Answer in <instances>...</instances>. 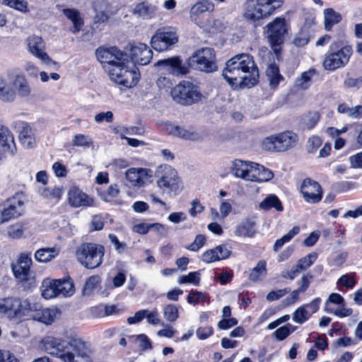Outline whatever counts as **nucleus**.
I'll return each mask as SVG.
<instances>
[{
	"label": "nucleus",
	"instance_id": "nucleus-1",
	"mask_svg": "<svg viewBox=\"0 0 362 362\" xmlns=\"http://www.w3.org/2000/svg\"><path fill=\"white\" fill-rule=\"evenodd\" d=\"M222 76L231 86L250 88L257 83L259 71L252 57L243 53L226 62Z\"/></svg>",
	"mask_w": 362,
	"mask_h": 362
},
{
	"label": "nucleus",
	"instance_id": "nucleus-2",
	"mask_svg": "<svg viewBox=\"0 0 362 362\" xmlns=\"http://www.w3.org/2000/svg\"><path fill=\"white\" fill-rule=\"evenodd\" d=\"M230 173L247 181L267 182L274 177L273 173L257 163L236 159L232 162Z\"/></svg>",
	"mask_w": 362,
	"mask_h": 362
},
{
	"label": "nucleus",
	"instance_id": "nucleus-3",
	"mask_svg": "<svg viewBox=\"0 0 362 362\" xmlns=\"http://www.w3.org/2000/svg\"><path fill=\"white\" fill-rule=\"evenodd\" d=\"M103 245L94 243H83L75 252L77 261L85 268L93 269L101 265L105 255Z\"/></svg>",
	"mask_w": 362,
	"mask_h": 362
},
{
	"label": "nucleus",
	"instance_id": "nucleus-4",
	"mask_svg": "<svg viewBox=\"0 0 362 362\" xmlns=\"http://www.w3.org/2000/svg\"><path fill=\"white\" fill-rule=\"evenodd\" d=\"M105 69L108 71L112 81L126 87L135 86L139 76L127 57L113 65L105 66Z\"/></svg>",
	"mask_w": 362,
	"mask_h": 362
},
{
	"label": "nucleus",
	"instance_id": "nucleus-5",
	"mask_svg": "<svg viewBox=\"0 0 362 362\" xmlns=\"http://www.w3.org/2000/svg\"><path fill=\"white\" fill-rule=\"evenodd\" d=\"M282 4L283 0H246L244 17L252 21L267 18Z\"/></svg>",
	"mask_w": 362,
	"mask_h": 362
},
{
	"label": "nucleus",
	"instance_id": "nucleus-6",
	"mask_svg": "<svg viewBox=\"0 0 362 362\" xmlns=\"http://www.w3.org/2000/svg\"><path fill=\"white\" fill-rule=\"evenodd\" d=\"M69 346L63 356L64 362H93L90 344L76 334L69 336Z\"/></svg>",
	"mask_w": 362,
	"mask_h": 362
},
{
	"label": "nucleus",
	"instance_id": "nucleus-7",
	"mask_svg": "<svg viewBox=\"0 0 362 362\" xmlns=\"http://www.w3.org/2000/svg\"><path fill=\"white\" fill-rule=\"evenodd\" d=\"M170 94L174 101L183 105L197 103L202 98L199 87L187 81H182L173 87Z\"/></svg>",
	"mask_w": 362,
	"mask_h": 362
},
{
	"label": "nucleus",
	"instance_id": "nucleus-8",
	"mask_svg": "<svg viewBox=\"0 0 362 362\" xmlns=\"http://www.w3.org/2000/svg\"><path fill=\"white\" fill-rule=\"evenodd\" d=\"M159 178L157 180L158 187L163 190H167L170 195H177L181 190L182 187L180 184V178L177 176V171L168 165H162L156 172Z\"/></svg>",
	"mask_w": 362,
	"mask_h": 362
},
{
	"label": "nucleus",
	"instance_id": "nucleus-9",
	"mask_svg": "<svg viewBox=\"0 0 362 362\" xmlns=\"http://www.w3.org/2000/svg\"><path fill=\"white\" fill-rule=\"evenodd\" d=\"M189 64L194 69L206 73L217 69L214 50L204 47L195 51L188 59Z\"/></svg>",
	"mask_w": 362,
	"mask_h": 362
},
{
	"label": "nucleus",
	"instance_id": "nucleus-10",
	"mask_svg": "<svg viewBox=\"0 0 362 362\" xmlns=\"http://www.w3.org/2000/svg\"><path fill=\"white\" fill-rule=\"evenodd\" d=\"M298 140L296 134L285 132L279 134L268 136L262 144L263 149L271 151H285L295 146Z\"/></svg>",
	"mask_w": 362,
	"mask_h": 362
},
{
	"label": "nucleus",
	"instance_id": "nucleus-11",
	"mask_svg": "<svg viewBox=\"0 0 362 362\" xmlns=\"http://www.w3.org/2000/svg\"><path fill=\"white\" fill-rule=\"evenodd\" d=\"M178 42V35L175 28L164 27L158 29L151 37V45L158 52L170 49Z\"/></svg>",
	"mask_w": 362,
	"mask_h": 362
},
{
	"label": "nucleus",
	"instance_id": "nucleus-12",
	"mask_svg": "<svg viewBox=\"0 0 362 362\" xmlns=\"http://www.w3.org/2000/svg\"><path fill=\"white\" fill-rule=\"evenodd\" d=\"M41 349L47 354L55 356L63 361L64 354L67 352L69 346V336L65 339L47 337L42 339L40 344Z\"/></svg>",
	"mask_w": 362,
	"mask_h": 362
},
{
	"label": "nucleus",
	"instance_id": "nucleus-13",
	"mask_svg": "<svg viewBox=\"0 0 362 362\" xmlns=\"http://www.w3.org/2000/svg\"><path fill=\"white\" fill-rule=\"evenodd\" d=\"M351 54V47L344 46L339 50L332 51L327 54L323 62V66L327 70L334 71L346 64Z\"/></svg>",
	"mask_w": 362,
	"mask_h": 362
},
{
	"label": "nucleus",
	"instance_id": "nucleus-14",
	"mask_svg": "<svg viewBox=\"0 0 362 362\" xmlns=\"http://www.w3.org/2000/svg\"><path fill=\"white\" fill-rule=\"evenodd\" d=\"M24 211V202L18 197H11L0 206V224L18 218Z\"/></svg>",
	"mask_w": 362,
	"mask_h": 362
},
{
	"label": "nucleus",
	"instance_id": "nucleus-15",
	"mask_svg": "<svg viewBox=\"0 0 362 362\" xmlns=\"http://www.w3.org/2000/svg\"><path fill=\"white\" fill-rule=\"evenodd\" d=\"M95 55L98 60L105 66L113 65L124 59L127 54L115 47H101L96 49Z\"/></svg>",
	"mask_w": 362,
	"mask_h": 362
},
{
	"label": "nucleus",
	"instance_id": "nucleus-16",
	"mask_svg": "<svg viewBox=\"0 0 362 362\" xmlns=\"http://www.w3.org/2000/svg\"><path fill=\"white\" fill-rule=\"evenodd\" d=\"M158 71L175 76L185 74L187 72V68L182 64V61L178 57H173L159 60L155 64Z\"/></svg>",
	"mask_w": 362,
	"mask_h": 362
},
{
	"label": "nucleus",
	"instance_id": "nucleus-17",
	"mask_svg": "<svg viewBox=\"0 0 362 362\" xmlns=\"http://www.w3.org/2000/svg\"><path fill=\"white\" fill-rule=\"evenodd\" d=\"M267 33L272 45L280 44L287 32L288 26L285 18H276L267 25Z\"/></svg>",
	"mask_w": 362,
	"mask_h": 362
},
{
	"label": "nucleus",
	"instance_id": "nucleus-18",
	"mask_svg": "<svg viewBox=\"0 0 362 362\" xmlns=\"http://www.w3.org/2000/svg\"><path fill=\"white\" fill-rule=\"evenodd\" d=\"M28 47L30 52L40 59L47 66L57 64L44 52L45 44L40 37L36 35L29 37L28 38Z\"/></svg>",
	"mask_w": 362,
	"mask_h": 362
},
{
	"label": "nucleus",
	"instance_id": "nucleus-19",
	"mask_svg": "<svg viewBox=\"0 0 362 362\" xmlns=\"http://www.w3.org/2000/svg\"><path fill=\"white\" fill-rule=\"evenodd\" d=\"M305 200L310 204H316L322 199V190L318 182L310 178L305 179L300 187Z\"/></svg>",
	"mask_w": 362,
	"mask_h": 362
},
{
	"label": "nucleus",
	"instance_id": "nucleus-20",
	"mask_svg": "<svg viewBox=\"0 0 362 362\" xmlns=\"http://www.w3.org/2000/svg\"><path fill=\"white\" fill-rule=\"evenodd\" d=\"M13 127L18 133V139L23 146L26 148H32L35 145L34 132L30 124L23 121H16L13 123Z\"/></svg>",
	"mask_w": 362,
	"mask_h": 362
},
{
	"label": "nucleus",
	"instance_id": "nucleus-21",
	"mask_svg": "<svg viewBox=\"0 0 362 362\" xmlns=\"http://www.w3.org/2000/svg\"><path fill=\"white\" fill-rule=\"evenodd\" d=\"M153 52L144 43H138L130 49V64L134 68V64H148L152 59Z\"/></svg>",
	"mask_w": 362,
	"mask_h": 362
},
{
	"label": "nucleus",
	"instance_id": "nucleus-22",
	"mask_svg": "<svg viewBox=\"0 0 362 362\" xmlns=\"http://www.w3.org/2000/svg\"><path fill=\"white\" fill-rule=\"evenodd\" d=\"M29 305L27 300L21 302L17 298H4L0 299V315H8L14 316L25 315L22 312L21 308Z\"/></svg>",
	"mask_w": 362,
	"mask_h": 362
},
{
	"label": "nucleus",
	"instance_id": "nucleus-23",
	"mask_svg": "<svg viewBox=\"0 0 362 362\" xmlns=\"http://www.w3.org/2000/svg\"><path fill=\"white\" fill-rule=\"evenodd\" d=\"M32 259L28 254H21L16 264L12 265V270L16 279L21 281L28 279Z\"/></svg>",
	"mask_w": 362,
	"mask_h": 362
},
{
	"label": "nucleus",
	"instance_id": "nucleus-24",
	"mask_svg": "<svg viewBox=\"0 0 362 362\" xmlns=\"http://www.w3.org/2000/svg\"><path fill=\"white\" fill-rule=\"evenodd\" d=\"M230 254L231 247L227 244H223L204 252L202 255V261L209 264L227 259Z\"/></svg>",
	"mask_w": 362,
	"mask_h": 362
},
{
	"label": "nucleus",
	"instance_id": "nucleus-25",
	"mask_svg": "<svg viewBox=\"0 0 362 362\" xmlns=\"http://www.w3.org/2000/svg\"><path fill=\"white\" fill-rule=\"evenodd\" d=\"M68 201L73 207L90 206L93 200L77 187H72L68 192Z\"/></svg>",
	"mask_w": 362,
	"mask_h": 362
},
{
	"label": "nucleus",
	"instance_id": "nucleus-26",
	"mask_svg": "<svg viewBox=\"0 0 362 362\" xmlns=\"http://www.w3.org/2000/svg\"><path fill=\"white\" fill-rule=\"evenodd\" d=\"M0 144L4 152L6 153L14 156L17 153L13 134L4 125H0Z\"/></svg>",
	"mask_w": 362,
	"mask_h": 362
},
{
	"label": "nucleus",
	"instance_id": "nucleus-27",
	"mask_svg": "<svg viewBox=\"0 0 362 362\" xmlns=\"http://www.w3.org/2000/svg\"><path fill=\"white\" fill-rule=\"evenodd\" d=\"M257 232L256 222L252 218L243 219L235 227L234 234L240 238H252Z\"/></svg>",
	"mask_w": 362,
	"mask_h": 362
},
{
	"label": "nucleus",
	"instance_id": "nucleus-28",
	"mask_svg": "<svg viewBox=\"0 0 362 362\" xmlns=\"http://www.w3.org/2000/svg\"><path fill=\"white\" fill-rule=\"evenodd\" d=\"M146 170L143 168H130L125 173L126 179L129 187H140L145 184Z\"/></svg>",
	"mask_w": 362,
	"mask_h": 362
},
{
	"label": "nucleus",
	"instance_id": "nucleus-29",
	"mask_svg": "<svg viewBox=\"0 0 362 362\" xmlns=\"http://www.w3.org/2000/svg\"><path fill=\"white\" fill-rule=\"evenodd\" d=\"M157 10L155 5L144 1L137 4L134 6L132 13L142 19H150L156 16Z\"/></svg>",
	"mask_w": 362,
	"mask_h": 362
},
{
	"label": "nucleus",
	"instance_id": "nucleus-30",
	"mask_svg": "<svg viewBox=\"0 0 362 362\" xmlns=\"http://www.w3.org/2000/svg\"><path fill=\"white\" fill-rule=\"evenodd\" d=\"M93 8L95 13L94 19L96 23H104L109 18V6L106 0H93Z\"/></svg>",
	"mask_w": 362,
	"mask_h": 362
},
{
	"label": "nucleus",
	"instance_id": "nucleus-31",
	"mask_svg": "<svg viewBox=\"0 0 362 362\" xmlns=\"http://www.w3.org/2000/svg\"><path fill=\"white\" fill-rule=\"evenodd\" d=\"M214 9V4L209 0H202L197 1L190 9V18L196 21V18L205 12H212Z\"/></svg>",
	"mask_w": 362,
	"mask_h": 362
},
{
	"label": "nucleus",
	"instance_id": "nucleus-32",
	"mask_svg": "<svg viewBox=\"0 0 362 362\" xmlns=\"http://www.w3.org/2000/svg\"><path fill=\"white\" fill-rule=\"evenodd\" d=\"M63 13L73 23V27L71 28V31L73 33L79 32L83 24L79 11L75 8H66L63 10Z\"/></svg>",
	"mask_w": 362,
	"mask_h": 362
},
{
	"label": "nucleus",
	"instance_id": "nucleus-33",
	"mask_svg": "<svg viewBox=\"0 0 362 362\" xmlns=\"http://www.w3.org/2000/svg\"><path fill=\"white\" fill-rule=\"evenodd\" d=\"M59 254L57 247H43L37 250L35 253V258L40 262H47L56 257Z\"/></svg>",
	"mask_w": 362,
	"mask_h": 362
},
{
	"label": "nucleus",
	"instance_id": "nucleus-34",
	"mask_svg": "<svg viewBox=\"0 0 362 362\" xmlns=\"http://www.w3.org/2000/svg\"><path fill=\"white\" fill-rule=\"evenodd\" d=\"M266 76L272 88H276L279 82L283 80V76L279 74V67L274 63L267 64Z\"/></svg>",
	"mask_w": 362,
	"mask_h": 362
},
{
	"label": "nucleus",
	"instance_id": "nucleus-35",
	"mask_svg": "<svg viewBox=\"0 0 362 362\" xmlns=\"http://www.w3.org/2000/svg\"><path fill=\"white\" fill-rule=\"evenodd\" d=\"M41 294L45 299H50L59 296L55 279H45L42 281Z\"/></svg>",
	"mask_w": 362,
	"mask_h": 362
},
{
	"label": "nucleus",
	"instance_id": "nucleus-36",
	"mask_svg": "<svg viewBox=\"0 0 362 362\" xmlns=\"http://www.w3.org/2000/svg\"><path fill=\"white\" fill-rule=\"evenodd\" d=\"M320 119V114L317 111H309L301 116L300 124L303 129H312Z\"/></svg>",
	"mask_w": 362,
	"mask_h": 362
},
{
	"label": "nucleus",
	"instance_id": "nucleus-37",
	"mask_svg": "<svg viewBox=\"0 0 362 362\" xmlns=\"http://www.w3.org/2000/svg\"><path fill=\"white\" fill-rule=\"evenodd\" d=\"M320 298H315L310 303L306 304L297 309L293 317H308L316 313L319 309Z\"/></svg>",
	"mask_w": 362,
	"mask_h": 362
},
{
	"label": "nucleus",
	"instance_id": "nucleus-38",
	"mask_svg": "<svg viewBox=\"0 0 362 362\" xmlns=\"http://www.w3.org/2000/svg\"><path fill=\"white\" fill-rule=\"evenodd\" d=\"M55 281L59 296L62 295L66 297L71 296L74 293L75 289L74 283L70 278L66 279H55Z\"/></svg>",
	"mask_w": 362,
	"mask_h": 362
},
{
	"label": "nucleus",
	"instance_id": "nucleus-39",
	"mask_svg": "<svg viewBox=\"0 0 362 362\" xmlns=\"http://www.w3.org/2000/svg\"><path fill=\"white\" fill-rule=\"evenodd\" d=\"M261 209L267 211L272 208L278 211H283L284 208L279 199L274 194H269L265 197L259 204Z\"/></svg>",
	"mask_w": 362,
	"mask_h": 362
},
{
	"label": "nucleus",
	"instance_id": "nucleus-40",
	"mask_svg": "<svg viewBox=\"0 0 362 362\" xmlns=\"http://www.w3.org/2000/svg\"><path fill=\"white\" fill-rule=\"evenodd\" d=\"M13 86L17 90L18 94L21 97H27L31 92L30 85L23 75H17L13 81Z\"/></svg>",
	"mask_w": 362,
	"mask_h": 362
},
{
	"label": "nucleus",
	"instance_id": "nucleus-41",
	"mask_svg": "<svg viewBox=\"0 0 362 362\" xmlns=\"http://www.w3.org/2000/svg\"><path fill=\"white\" fill-rule=\"evenodd\" d=\"M325 26L327 30H330L333 25L339 23L341 15L334 11L332 8H326L324 11Z\"/></svg>",
	"mask_w": 362,
	"mask_h": 362
},
{
	"label": "nucleus",
	"instance_id": "nucleus-42",
	"mask_svg": "<svg viewBox=\"0 0 362 362\" xmlns=\"http://www.w3.org/2000/svg\"><path fill=\"white\" fill-rule=\"evenodd\" d=\"M38 192L42 197L45 199L59 201L62 196L63 190L61 187H54L52 188L40 187L38 189Z\"/></svg>",
	"mask_w": 362,
	"mask_h": 362
},
{
	"label": "nucleus",
	"instance_id": "nucleus-43",
	"mask_svg": "<svg viewBox=\"0 0 362 362\" xmlns=\"http://www.w3.org/2000/svg\"><path fill=\"white\" fill-rule=\"evenodd\" d=\"M315 69H309L301 74L296 80V86L301 89H307L310 86L312 78L315 75Z\"/></svg>",
	"mask_w": 362,
	"mask_h": 362
},
{
	"label": "nucleus",
	"instance_id": "nucleus-44",
	"mask_svg": "<svg viewBox=\"0 0 362 362\" xmlns=\"http://www.w3.org/2000/svg\"><path fill=\"white\" fill-rule=\"evenodd\" d=\"M300 232L299 226H294L291 230H289L286 235H284L280 239L276 240L274 245V250L277 252L279 249H281L283 245L289 242L295 235L298 234Z\"/></svg>",
	"mask_w": 362,
	"mask_h": 362
},
{
	"label": "nucleus",
	"instance_id": "nucleus-45",
	"mask_svg": "<svg viewBox=\"0 0 362 362\" xmlns=\"http://www.w3.org/2000/svg\"><path fill=\"white\" fill-rule=\"evenodd\" d=\"M300 232L299 226H294L291 230H289L286 235H284L280 239L276 240L274 245V250L277 252L279 249H281L283 245L289 242L295 235L298 234Z\"/></svg>",
	"mask_w": 362,
	"mask_h": 362
},
{
	"label": "nucleus",
	"instance_id": "nucleus-46",
	"mask_svg": "<svg viewBox=\"0 0 362 362\" xmlns=\"http://www.w3.org/2000/svg\"><path fill=\"white\" fill-rule=\"evenodd\" d=\"M93 312L97 313L98 315L102 314L104 312V314L107 316L112 315H121L122 314L121 312V309L118 308L117 305H99L95 307L93 309Z\"/></svg>",
	"mask_w": 362,
	"mask_h": 362
},
{
	"label": "nucleus",
	"instance_id": "nucleus-47",
	"mask_svg": "<svg viewBox=\"0 0 362 362\" xmlns=\"http://www.w3.org/2000/svg\"><path fill=\"white\" fill-rule=\"evenodd\" d=\"M0 3L23 13L29 11L25 0H0Z\"/></svg>",
	"mask_w": 362,
	"mask_h": 362
},
{
	"label": "nucleus",
	"instance_id": "nucleus-48",
	"mask_svg": "<svg viewBox=\"0 0 362 362\" xmlns=\"http://www.w3.org/2000/svg\"><path fill=\"white\" fill-rule=\"evenodd\" d=\"M266 274V263L264 261H259L257 266L254 267L250 274V279L253 281H257L260 277Z\"/></svg>",
	"mask_w": 362,
	"mask_h": 362
},
{
	"label": "nucleus",
	"instance_id": "nucleus-49",
	"mask_svg": "<svg viewBox=\"0 0 362 362\" xmlns=\"http://www.w3.org/2000/svg\"><path fill=\"white\" fill-rule=\"evenodd\" d=\"M317 255L315 252L310 253L304 257L300 259L296 265L298 268L300 269V271H304L309 268L317 259Z\"/></svg>",
	"mask_w": 362,
	"mask_h": 362
},
{
	"label": "nucleus",
	"instance_id": "nucleus-50",
	"mask_svg": "<svg viewBox=\"0 0 362 362\" xmlns=\"http://www.w3.org/2000/svg\"><path fill=\"white\" fill-rule=\"evenodd\" d=\"M200 281V272H190L187 275H183L179 277V284L190 283L194 285H199Z\"/></svg>",
	"mask_w": 362,
	"mask_h": 362
},
{
	"label": "nucleus",
	"instance_id": "nucleus-51",
	"mask_svg": "<svg viewBox=\"0 0 362 362\" xmlns=\"http://www.w3.org/2000/svg\"><path fill=\"white\" fill-rule=\"evenodd\" d=\"M294 330L295 328L292 325L287 324L277 329L273 334L277 340L281 341L286 339Z\"/></svg>",
	"mask_w": 362,
	"mask_h": 362
},
{
	"label": "nucleus",
	"instance_id": "nucleus-52",
	"mask_svg": "<svg viewBox=\"0 0 362 362\" xmlns=\"http://www.w3.org/2000/svg\"><path fill=\"white\" fill-rule=\"evenodd\" d=\"M16 97L15 91L8 86H0V99L5 102H12Z\"/></svg>",
	"mask_w": 362,
	"mask_h": 362
},
{
	"label": "nucleus",
	"instance_id": "nucleus-53",
	"mask_svg": "<svg viewBox=\"0 0 362 362\" xmlns=\"http://www.w3.org/2000/svg\"><path fill=\"white\" fill-rule=\"evenodd\" d=\"M72 144L75 146L89 147L92 145V141L88 136L78 134L74 136L72 140Z\"/></svg>",
	"mask_w": 362,
	"mask_h": 362
},
{
	"label": "nucleus",
	"instance_id": "nucleus-54",
	"mask_svg": "<svg viewBox=\"0 0 362 362\" xmlns=\"http://www.w3.org/2000/svg\"><path fill=\"white\" fill-rule=\"evenodd\" d=\"M167 130L170 134L173 136H180L185 139H189L190 134L187 130L180 128L178 126L169 125Z\"/></svg>",
	"mask_w": 362,
	"mask_h": 362
},
{
	"label": "nucleus",
	"instance_id": "nucleus-55",
	"mask_svg": "<svg viewBox=\"0 0 362 362\" xmlns=\"http://www.w3.org/2000/svg\"><path fill=\"white\" fill-rule=\"evenodd\" d=\"M356 283V281L354 279V275L349 274L342 275L337 281V284L339 286H344L349 288H353Z\"/></svg>",
	"mask_w": 362,
	"mask_h": 362
},
{
	"label": "nucleus",
	"instance_id": "nucleus-56",
	"mask_svg": "<svg viewBox=\"0 0 362 362\" xmlns=\"http://www.w3.org/2000/svg\"><path fill=\"white\" fill-rule=\"evenodd\" d=\"M206 243V237L204 235H197L194 240L186 248L192 251H198Z\"/></svg>",
	"mask_w": 362,
	"mask_h": 362
},
{
	"label": "nucleus",
	"instance_id": "nucleus-57",
	"mask_svg": "<svg viewBox=\"0 0 362 362\" xmlns=\"http://www.w3.org/2000/svg\"><path fill=\"white\" fill-rule=\"evenodd\" d=\"M108 238L112 244L114 245L115 249L117 253H124L127 250V244L125 243L120 242L117 237L115 234H110Z\"/></svg>",
	"mask_w": 362,
	"mask_h": 362
},
{
	"label": "nucleus",
	"instance_id": "nucleus-58",
	"mask_svg": "<svg viewBox=\"0 0 362 362\" xmlns=\"http://www.w3.org/2000/svg\"><path fill=\"white\" fill-rule=\"evenodd\" d=\"M143 129L138 127H122L120 129V137L122 139L127 138L125 135H141L143 133Z\"/></svg>",
	"mask_w": 362,
	"mask_h": 362
},
{
	"label": "nucleus",
	"instance_id": "nucleus-59",
	"mask_svg": "<svg viewBox=\"0 0 362 362\" xmlns=\"http://www.w3.org/2000/svg\"><path fill=\"white\" fill-rule=\"evenodd\" d=\"M322 144V140L319 136H313L310 137L306 144V148L309 153L315 152Z\"/></svg>",
	"mask_w": 362,
	"mask_h": 362
},
{
	"label": "nucleus",
	"instance_id": "nucleus-60",
	"mask_svg": "<svg viewBox=\"0 0 362 362\" xmlns=\"http://www.w3.org/2000/svg\"><path fill=\"white\" fill-rule=\"evenodd\" d=\"M135 342L142 350L151 349V342L145 334H139L136 337Z\"/></svg>",
	"mask_w": 362,
	"mask_h": 362
},
{
	"label": "nucleus",
	"instance_id": "nucleus-61",
	"mask_svg": "<svg viewBox=\"0 0 362 362\" xmlns=\"http://www.w3.org/2000/svg\"><path fill=\"white\" fill-rule=\"evenodd\" d=\"M291 289L289 288L272 291L267 294V299L270 301L276 300L289 293Z\"/></svg>",
	"mask_w": 362,
	"mask_h": 362
},
{
	"label": "nucleus",
	"instance_id": "nucleus-62",
	"mask_svg": "<svg viewBox=\"0 0 362 362\" xmlns=\"http://www.w3.org/2000/svg\"><path fill=\"white\" fill-rule=\"evenodd\" d=\"M156 84L160 90H168L173 86L172 80L170 77L160 76L157 78Z\"/></svg>",
	"mask_w": 362,
	"mask_h": 362
},
{
	"label": "nucleus",
	"instance_id": "nucleus-63",
	"mask_svg": "<svg viewBox=\"0 0 362 362\" xmlns=\"http://www.w3.org/2000/svg\"><path fill=\"white\" fill-rule=\"evenodd\" d=\"M95 120L97 123H102L103 122H112L113 120V113L111 111L100 112L95 115Z\"/></svg>",
	"mask_w": 362,
	"mask_h": 362
},
{
	"label": "nucleus",
	"instance_id": "nucleus-64",
	"mask_svg": "<svg viewBox=\"0 0 362 362\" xmlns=\"http://www.w3.org/2000/svg\"><path fill=\"white\" fill-rule=\"evenodd\" d=\"M347 117L354 119H362V105L350 107Z\"/></svg>",
	"mask_w": 362,
	"mask_h": 362
}]
</instances>
